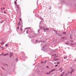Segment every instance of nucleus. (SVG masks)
Here are the masks:
<instances>
[{
	"label": "nucleus",
	"instance_id": "obj_39",
	"mask_svg": "<svg viewBox=\"0 0 76 76\" xmlns=\"http://www.w3.org/2000/svg\"><path fill=\"white\" fill-rule=\"evenodd\" d=\"M28 20L29 21V20Z\"/></svg>",
	"mask_w": 76,
	"mask_h": 76
},
{
	"label": "nucleus",
	"instance_id": "obj_7",
	"mask_svg": "<svg viewBox=\"0 0 76 76\" xmlns=\"http://www.w3.org/2000/svg\"><path fill=\"white\" fill-rule=\"evenodd\" d=\"M15 4H17L16 2V1H15L14 2Z\"/></svg>",
	"mask_w": 76,
	"mask_h": 76
},
{
	"label": "nucleus",
	"instance_id": "obj_9",
	"mask_svg": "<svg viewBox=\"0 0 76 76\" xmlns=\"http://www.w3.org/2000/svg\"><path fill=\"white\" fill-rule=\"evenodd\" d=\"M20 21H22V20H21V18H20Z\"/></svg>",
	"mask_w": 76,
	"mask_h": 76
},
{
	"label": "nucleus",
	"instance_id": "obj_38",
	"mask_svg": "<svg viewBox=\"0 0 76 76\" xmlns=\"http://www.w3.org/2000/svg\"><path fill=\"white\" fill-rule=\"evenodd\" d=\"M72 74V73H71V74Z\"/></svg>",
	"mask_w": 76,
	"mask_h": 76
},
{
	"label": "nucleus",
	"instance_id": "obj_34",
	"mask_svg": "<svg viewBox=\"0 0 76 76\" xmlns=\"http://www.w3.org/2000/svg\"><path fill=\"white\" fill-rule=\"evenodd\" d=\"M57 57V56H56V57H55V58H56V57Z\"/></svg>",
	"mask_w": 76,
	"mask_h": 76
},
{
	"label": "nucleus",
	"instance_id": "obj_13",
	"mask_svg": "<svg viewBox=\"0 0 76 76\" xmlns=\"http://www.w3.org/2000/svg\"><path fill=\"white\" fill-rule=\"evenodd\" d=\"M57 66H58V65H55V66L56 67H57Z\"/></svg>",
	"mask_w": 76,
	"mask_h": 76
},
{
	"label": "nucleus",
	"instance_id": "obj_21",
	"mask_svg": "<svg viewBox=\"0 0 76 76\" xmlns=\"http://www.w3.org/2000/svg\"><path fill=\"white\" fill-rule=\"evenodd\" d=\"M3 42H2V43H1V44L2 45V44H3Z\"/></svg>",
	"mask_w": 76,
	"mask_h": 76
},
{
	"label": "nucleus",
	"instance_id": "obj_24",
	"mask_svg": "<svg viewBox=\"0 0 76 76\" xmlns=\"http://www.w3.org/2000/svg\"><path fill=\"white\" fill-rule=\"evenodd\" d=\"M46 67H47V68H48V66H46Z\"/></svg>",
	"mask_w": 76,
	"mask_h": 76
},
{
	"label": "nucleus",
	"instance_id": "obj_16",
	"mask_svg": "<svg viewBox=\"0 0 76 76\" xmlns=\"http://www.w3.org/2000/svg\"><path fill=\"white\" fill-rule=\"evenodd\" d=\"M59 64V62H58L57 63V64Z\"/></svg>",
	"mask_w": 76,
	"mask_h": 76
},
{
	"label": "nucleus",
	"instance_id": "obj_18",
	"mask_svg": "<svg viewBox=\"0 0 76 76\" xmlns=\"http://www.w3.org/2000/svg\"><path fill=\"white\" fill-rule=\"evenodd\" d=\"M6 46H8V45H6Z\"/></svg>",
	"mask_w": 76,
	"mask_h": 76
},
{
	"label": "nucleus",
	"instance_id": "obj_8",
	"mask_svg": "<svg viewBox=\"0 0 76 76\" xmlns=\"http://www.w3.org/2000/svg\"><path fill=\"white\" fill-rule=\"evenodd\" d=\"M67 58V57L66 56V57H64V59H65L66 58Z\"/></svg>",
	"mask_w": 76,
	"mask_h": 76
},
{
	"label": "nucleus",
	"instance_id": "obj_10",
	"mask_svg": "<svg viewBox=\"0 0 76 76\" xmlns=\"http://www.w3.org/2000/svg\"><path fill=\"white\" fill-rule=\"evenodd\" d=\"M45 29L46 30H49V28H45Z\"/></svg>",
	"mask_w": 76,
	"mask_h": 76
},
{
	"label": "nucleus",
	"instance_id": "obj_12",
	"mask_svg": "<svg viewBox=\"0 0 76 76\" xmlns=\"http://www.w3.org/2000/svg\"><path fill=\"white\" fill-rule=\"evenodd\" d=\"M22 30H23V29H21V28H20V30H21V31H22Z\"/></svg>",
	"mask_w": 76,
	"mask_h": 76
},
{
	"label": "nucleus",
	"instance_id": "obj_25",
	"mask_svg": "<svg viewBox=\"0 0 76 76\" xmlns=\"http://www.w3.org/2000/svg\"><path fill=\"white\" fill-rule=\"evenodd\" d=\"M46 61H45V63H46Z\"/></svg>",
	"mask_w": 76,
	"mask_h": 76
},
{
	"label": "nucleus",
	"instance_id": "obj_40",
	"mask_svg": "<svg viewBox=\"0 0 76 76\" xmlns=\"http://www.w3.org/2000/svg\"><path fill=\"white\" fill-rule=\"evenodd\" d=\"M63 73H64V72H63Z\"/></svg>",
	"mask_w": 76,
	"mask_h": 76
},
{
	"label": "nucleus",
	"instance_id": "obj_5",
	"mask_svg": "<svg viewBox=\"0 0 76 76\" xmlns=\"http://www.w3.org/2000/svg\"><path fill=\"white\" fill-rule=\"evenodd\" d=\"M51 73H50H50H46V74H47V75H50Z\"/></svg>",
	"mask_w": 76,
	"mask_h": 76
},
{
	"label": "nucleus",
	"instance_id": "obj_32",
	"mask_svg": "<svg viewBox=\"0 0 76 76\" xmlns=\"http://www.w3.org/2000/svg\"><path fill=\"white\" fill-rule=\"evenodd\" d=\"M2 54H3V53H2Z\"/></svg>",
	"mask_w": 76,
	"mask_h": 76
},
{
	"label": "nucleus",
	"instance_id": "obj_29",
	"mask_svg": "<svg viewBox=\"0 0 76 76\" xmlns=\"http://www.w3.org/2000/svg\"><path fill=\"white\" fill-rule=\"evenodd\" d=\"M54 63V64H56V63Z\"/></svg>",
	"mask_w": 76,
	"mask_h": 76
},
{
	"label": "nucleus",
	"instance_id": "obj_33",
	"mask_svg": "<svg viewBox=\"0 0 76 76\" xmlns=\"http://www.w3.org/2000/svg\"><path fill=\"white\" fill-rule=\"evenodd\" d=\"M67 74H66L65 75H66Z\"/></svg>",
	"mask_w": 76,
	"mask_h": 76
},
{
	"label": "nucleus",
	"instance_id": "obj_2",
	"mask_svg": "<svg viewBox=\"0 0 76 76\" xmlns=\"http://www.w3.org/2000/svg\"><path fill=\"white\" fill-rule=\"evenodd\" d=\"M12 53H10V57H11L12 56Z\"/></svg>",
	"mask_w": 76,
	"mask_h": 76
},
{
	"label": "nucleus",
	"instance_id": "obj_17",
	"mask_svg": "<svg viewBox=\"0 0 76 76\" xmlns=\"http://www.w3.org/2000/svg\"><path fill=\"white\" fill-rule=\"evenodd\" d=\"M4 13L5 14H6V12H4Z\"/></svg>",
	"mask_w": 76,
	"mask_h": 76
},
{
	"label": "nucleus",
	"instance_id": "obj_11",
	"mask_svg": "<svg viewBox=\"0 0 76 76\" xmlns=\"http://www.w3.org/2000/svg\"><path fill=\"white\" fill-rule=\"evenodd\" d=\"M17 6L18 9L19 8V7L18 5H17Z\"/></svg>",
	"mask_w": 76,
	"mask_h": 76
},
{
	"label": "nucleus",
	"instance_id": "obj_37",
	"mask_svg": "<svg viewBox=\"0 0 76 76\" xmlns=\"http://www.w3.org/2000/svg\"><path fill=\"white\" fill-rule=\"evenodd\" d=\"M1 48H3V47H1Z\"/></svg>",
	"mask_w": 76,
	"mask_h": 76
},
{
	"label": "nucleus",
	"instance_id": "obj_27",
	"mask_svg": "<svg viewBox=\"0 0 76 76\" xmlns=\"http://www.w3.org/2000/svg\"><path fill=\"white\" fill-rule=\"evenodd\" d=\"M2 68L3 69V70H4V69L3 68Z\"/></svg>",
	"mask_w": 76,
	"mask_h": 76
},
{
	"label": "nucleus",
	"instance_id": "obj_23",
	"mask_svg": "<svg viewBox=\"0 0 76 76\" xmlns=\"http://www.w3.org/2000/svg\"><path fill=\"white\" fill-rule=\"evenodd\" d=\"M53 55V56L54 55V56H56V54H55V55Z\"/></svg>",
	"mask_w": 76,
	"mask_h": 76
},
{
	"label": "nucleus",
	"instance_id": "obj_30",
	"mask_svg": "<svg viewBox=\"0 0 76 76\" xmlns=\"http://www.w3.org/2000/svg\"><path fill=\"white\" fill-rule=\"evenodd\" d=\"M62 70H61V72H62Z\"/></svg>",
	"mask_w": 76,
	"mask_h": 76
},
{
	"label": "nucleus",
	"instance_id": "obj_35",
	"mask_svg": "<svg viewBox=\"0 0 76 76\" xmlns=\"http://www.w3.org/2000/svg\"><path fill=\"white\" fill-rule=\"evenodd\" d=\"M72 42H73V41H72Z\"/></svg>",
	"mask_w": 76,
	"mask_h": 76
},
{
	"label": "nucleus",
	"instance_id": "obj_1",
	"mask_svg": "<svg viewBox=\"0 0 76 76\" xmlns=\"http://www.w3.org/2000/svg\"><path fill=\"white\" fill-rule=\"evenodd\" d=\"M55 70H56V69H54L52 70H51L49 72H50V73H51V72H53V71H55Z\"/></svg>",
	"mask_w": 76,
	"mask_h": 76
},
{
	"label": "nucleus",
	"instance_id": "obj_3",
	"mask_svg": "<svg viewBox=\"0 0 76 76\" xmlns=\"http://www.w3.org/2000/svg\"><path fill=\"white\" fill-rule=\"evenodd\" d=\"M9 55V53H6V54H4V56H6L7 55Z\"/></svg>",
	"mask_w": 76,
	"mask_h": 76
},
{
	"label": "nucleus",
	"instance_id": "obj_31",
	"mask_svg": "<svg viewBox=\"0 0 76 76\" xmlns=\"http://www.w3.org/2000/svg\"><path fill=\"white\" fill-rule=\"evenodd\" d=\"M26 33H27V31Z\"/></svg>",
	"mask_w": 76,
	"mask_h": 76
},
{
	"label": "nucleus",
	"instance_id": "obj_22",
	"mask_svg": "<svg viewBox=\"0 0 76 76\" xmlns=\"http://www.w3.org/2000/svg\"><path fill=\"white\" fill-rule=\"evenodd\" d=\"M1 10H3V9H2V8H1Z\"/></svg>",
	"mask_w": 76,
	"mask_h": 76
},
{
	"label": "nucleus",
	"instance_id": "obj_36",
	"mask_svg": "<svg viewBox=\"0 0 76 76\" xmlns=\"http://www.w3.org/2000/svg\"><path fill=\"white\" fill-rule=\"evenodd\" d=\"M1 75H2V74H1Z\"/></svg>",
	"mask_w": 76,
	"mask_h": 76
},
{
	"label": "nucleus",
	"instance_id": "obj_19",
	"mask_svg": "<svg viewBox=\"0 0 76 76\" xmlns=\"http://www.w3.org/2000/svg\"><path fill=\"white\" fill-rule=\"evenodd\" d=\"M41 63L42 64V63H43V61H42V62H41Z\"/></svg>",
	"mask_w": 76,
	"mask_h": 76
},
{
	"label": "nucleus",
	"instance_id": "obj_6",
	"mask_svg": "<svg viewBox=\"0 0 76 76\" xmlns=\"http://www.w3.org/2000/svg\"><path fill=\"white\" fill-rule=\"evenodd\" d=\"M58 60V58H57V59H55V60L56 61Z\"/></svg>",
	"mask_w": 76,
	"mask_h": 76
},
{
	"label": "nucleus",
	"instance_id": "obj_20",
	"mask_svg": "<svg viewBox=\"0 0 76 76\" xmlns=\"http://www.w3.org/2000/svg\"><path fill=\"white\" fill-rule=\"evenodd\" d=\"M63 34H66V33H63Z\"/></svg>",
	"mask_w": 76,
	"mask_h": 76
},
{
	"label": "nucleus",
	"instance_id": "obj_28",
	"mask_svg": "<svg viewBox=\"0 0 76 76\" xmlns=\"http://www.w3.org/2000/svg\"><path fill=\"white\" fill-rule=\"evenodd\" d=\"M61 76H63L62 74V75H61Z\"/></svg>",
	"mask_w": 76,
	"mask_h": 76
},
{
	"label": "nucleus",
	"instance_id": "obj_14",
	"mask_svg": "<svg viewBox=\"0 0 76 76\" xmlns=\"http://www.w3.org/2000/svg\"><path fill=\"white\" fill-rule=\"evenodd\" d=\"M74 71V70H73V69H72V72H73Z\"/></svg>",
	"mask_w": 76,
	"mask_h": 76
},
{
	"label": "nucleus",
	"instance_id": "obj_4",
	"mask_svg": "<svg viewBox=\"0 0 76 76\" xmlns=\"http://www.w3.org/2000/svg\"><path fill=\"white\" fill-rule=\"evenodd\" d=\"M18 26H20V21H19V23H18Z\"/></svg>",
	"mask_w": 76,
	"mask_h": 76
},
{
	"label": "nucleus",
	"instance_id": "obj_15",
	"mask_svg": "<svg viewBox=\"0 0 76 76\" xmlns=\"http://www.w3.org/2000/svg\"><path fill=\"white\" fill-rule=\"evenodd\" d=\"M19 28V27H17V29H18Z\"/></svg>",
	"mask_w": 76,
	"mask_h": 76
},
{
	"label": "nucleus",
	"instance_id": "obj_26",
	"mask_svg": "<svg viewBox=\"0 0 76 76\" xmlns=\"http://www.w3.org/2000/svg\"><path fill=\"white\" fill-rule=\"evenodd\" d=\"M3 9H5V8L4 7H3Z\"/></svg>",
	"mask_w": 76,
	"mask_h": 76
}]
</instances>
